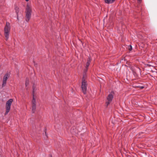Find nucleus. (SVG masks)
Segmentation results:
<instances>
[{
	"mask_svg": "<svg viewBox=\"0 0 157 157\" xmlns=\"http://www.w3.org/2000/svg\"><path fill=\"white\" fill-rule=\"evenodd\" d=\"M32 13V6L29 4L27 5L26 9V21H29L31 17Z\"/></svg>",
	"mask_w": 157,
	"mask_h": 157,
	"instance_id": "1",
	"label": "nucleus"
},
{
	"mask_svg": "<svg viewBox=\"0 0 157 157\" xmlns=\"http://www.w3.org/2000/svg\"><path fill=\"white\" fill-rule=\"evenodd\" d=\"M10 29V24L9 22H6V25L4 28V32L5 35L7 39L9 38Z\"/></svg>",
	"mask_w": 157,
	"mask_h": 157,
	"instance_id": "2",
	"label": "nucleus"
},
{
	"mask_svg": "<svg viewBox=\"0 0 157 157\" xmlns=\"http://www.w3.org/2000/svg\"><path fill=\"white\" fill-rule=\"evenodd\" d=\"M13 101V100L12 99H10L7 101L6 104V112L5 115L7 114L9 112Z\"/></svg>",
	"mask_w": 157,
	"mask_h": 157,
	"instance_id": "3",
	"label": "nucleus"
},
{
	"mask_svg": "<svg viewBox=\"0 0 157 157\" xmlns=\"http://www.w3.org/2000/svg\"><path fill=\"white\" fill-rule=\"evenodd\" d=\"M114 93L113 92L110 93L107 98L106 103L107 106L112 101L113 98Z\"/></svg>",
	"mask_w": 157,
	"mask_h": 157,
	"instance_id": "4",
	"label": "nucleus"
},
{
	"mask_svg": "<svg viewBox=\"0 0 157 157\" xmlns=\"http://www.w3.org/2000/svg\"><path fill=\"white\" fill-rule=\"evenodd\" d=\"M10 74L9 73H7L4 75L3 79L2 84V87H4L6 85L7 80L10 77Z\"/></svg>",
	"mask_w": 157,
	"mask_h": 157,
	"instance_id": "5",
	"label": "nucleus"
},
{
	"mask_svg": "<svg viewBox=\"0 0 157 157\" xmlns=\"http://www.w3.org/2000/svg\"><path fill=\"white\" fill-rule=\"evenodd\" d=\"M87 84L85 79H83L82 83V88L84 94L86 93L87 89Z\"/></svg>",
	"mask_w": 157,
	"mask_h": 157,
	"instance_id": "6",
	"label": "nucleus"
},
{
	"mask_svg": "<svg viewBox=\"0 0 157 157\" xmlns=\"http://www.w3.org/2000/svg\"><path fill=\"white\" fill-rule=\"evenodd\" d=\"M36 102L35 99H34V96L33 95V99L32 101V112L33 113H34L36 110Z\"/></svg>",
	"mask_w": 157,
	"mask_h": 157,
	"instance_id": "7",
	"label": "nucleus"
},
{
	"mask_svg": "<svg viewBox=\"0 0 157 157\" xmlns=\"http://www.w3.org/2000/svg\"><path fill=\"white\" fill-rule=\"evenodd\" d=\"M115 0H105V2L107 4H111L113 3Z\"/></svg>",
	"mask_w": 157,
	"mask_h": 157,
	"instance_id": "8",
	"label": "nucleus"
},
{
	"mask_svg": "<svg viewBox=\"0 0 157 157\" xmlns=\"http://www.w3.org/2000/svg\"><path fill=\"white\" fill-rule=\"evenodd\" d=\"M15 9L17 15V18L18 19V14L19 12V8L17 6H16L15 7Z\"/></svg>",
	"mask_w": 157,
	"mask_h": 157,
	"instance_id": "9",
	"label": "nucleus"
},
{
	"mask_svg": "<svg viewBox=\"0 0 157 157\" xmlns=\"http://www.w3.org/2000/svg\"><path fill=\"white\" fill-rule=\"evenodd\" d=\"M29 80L28 78H26L25 81V86L27 87L29 85Z\"/></svg>",
	"mask_w": 157,
	"mask_h": 157,
	"instance_id": "10",
	"label": "nucleus"
},
{
	"mask_svg": "<svg viewBox=\"0 0 157 157\" xmlns=\"http://www.w3.org/2000/svg\"><path fill=\"white\" fill-rule=\"evenodd\" d=\"M90 62V60L89 59V60H88L87 62L86 63V68H87L89 67Z\"/></svg>",
	"mask_w": 157,
	"mask_h": 157,
	"instance_id": "11",
	"label": "nucleus"
},
{
	"mask_svg": "<svg viewBox=\"0 0 157 157\" xmlns=\"http://www.w3.org/2000/svg\"><path fill=\"white\" fill-rule=\"evenodd\" d=\"M128 49L130 51H131L132 49V47L131 45H130L129 46Z\"/></svg>",
	"mask_w": 157,
	"mask_h": 157,
	"instance_id": "12",
	"label": "nucleus"
},
{
	"mask_svg": "<svg viewBox=\"0 0 157 157\" xmlns=\"http://www.w3.org/2000/svg\"><path fill=\"white\" fill-rule=\"evenodd\" d=\"M138 1L139 3H140L141 0H138Z\"/></svg>",
	"mask_w": 157,
	"mask_h": 157,
	"instance_id": "13",
	"label": "nucleus"
},
{
	"mask_svg": "<svg viewBox=\"0 0 157 157\" xmlns=\"http://www.w3.org/2000/svg\"><path fill=\"white\" fill-rule=\"evenodd\" d=\"M35 90L34 89H33V93L34 92H35Z\"/></svg>",
	"mask_w": 157,
	"mask_h": 157,
	"instance_id": "14",
	"label": "nucleus"
},
{
	"mask_svg": "<svg viewBox=\"0 0 157 157\" xmlns=\"http://www.w3.org/2000/svg\"><path fill=\"white\" fill-rule=\"evenodd\" d=\"M29 0H25V1L27 2H28L29 1Z\"/></svg>",
	"mask_w": 157,
	"mask_h": 157,
	"instance_id": "15",
	"label": "nucleus"
},
{
	"mask_svg": "<svg viewBox=\"0 0 157 157\" xmlns=\"http://www.w3.org/2000/svg\"><path fill=\"white\" fill-rule=\"evenodd\" d=\"M45 133L46 135H46V133L45 132Z\"/></svg>",
	"mask_w": 157,
	"mask_h": 157,
	"instance_id": "16",
	"label": "nucleus"
},
{
	"mask_svg": "<svg viewBox=\"0 0 157 157\" xmlns=\"http://www.w3.org/2000/svg\"><path fill=\"white\" fill-rule=\"evenodd\" d=\"M50 157H52V156H51Z\"/></svg>",
	"mask_w": 157,
	"mask_h": 157,
	"instance_id": "17",
	"label": "nucleus"
}]
</instances>
